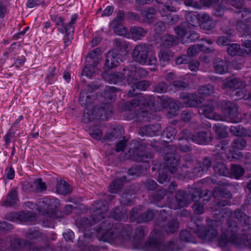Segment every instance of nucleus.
<instances>
[{"mask_svg":"<svg viewBox=\"0 0 251 251\" xmlns=\"http://www.w3.org/2000/svg\"><path fill=\"white\" fill-rule=\"evenodd\" d=\"M111 224L109 219L106 220L98 227L94 229V232H91V234L85 233V240L88 242L91 241L94 234L100 240L110 243H119L129 239L132 230L131 226L118 223L111 226Z\"/></svg>","mask_w":251,"mask_h":251,"instance_id":"1","label":"nucleus"},{"mask_svg":"<svg viewBox=\"0 0 251 251\" xmlns=\"http://www.w3.org/2000/svg\"><path fill=\"white\" fill-rule=\"evenodd\" d=\"M164 100L168 103L169 113L175 115L181 108V103L177 100H174L169 98H165Z\"/></svg>","mask_w":251,"mask_h":251,"instance_id":"40","label":"nucleus"},{"mask_svg":"<svg viewBox=\"0 0 251 251\" xmlns=\"http://www.w3.org/2000/svg\"><path fill=\"white\" fill-rule=\"evenodd\" d=\"M156 11L153 7L145 8L141 11L142 16L146 19V22L151 23L156 16Z\"/></svg>","mask_w":251,"mask_h":251,"instance_id":"37","label":"nucleus"},{"mask_svg":"<svg viewBox=\"0 0 251 251\" xmlns=\"http://www.w3.org/2000/svg\"><path fill=\"white\" fill-rule=\"evenodd\" d=\"M161 46L166 48H170L178 44V39L175 36L165 34L160 38Z\"/></svg>","mask_w":251,"mask_h":251,"instance_id":"28","label":"nucleus"},{"mask_svg":"<svg viewBox=\"0 0 251 251\" xmlns=\"http://www.w3.org/2000/svg\"><path fill=\"white\" fill-rule=\"evenodd\" d=\"M245 128L241 125L231 126L230 128V132L236 136H243Z\"/></svg>","mask_w":251,"mask_h":251,"instance_id":"63","label":"nucleus"},{"mask_svg":"<svg viewBox=\"0 0 251 251\" xmlns=\"http://www.w3.org/2000/svg\"><path fill=\"white\" fill-rule=\"evenodd\" d=\"M43 235V233H41L39 230L33 229L27 231L25 237L29 240H33L42 237Z\"/></svg>","mask_w":251,"mask_h":251,"instance_id":"61","label":"nucleus"},{"mask_svg":"<svg viewBox=\"0 0 251 251\" xmlns=\"http://www.w3.org/2000/svg\"><path fill=\"white\" fill-rule=\"evenodd\" d=\"M227 52L231 56H243L244 55L245 49L243 50L240 48L239 45L237 44H231L227 48Z\"/></svg>","mask_w":251,"mask_h":251,"instance_id":"38","label":"nucleus"},{"mask_svg":"<svg viewBox=\"0 0 251 251\" xmlns=\"http://www.w3.org/2000/svg\"><path fill=\"white\" fill-rule=\"evenodd\" d=\"M237 223L233 221H228L222 228V234L218 239L219 246L225 247L230 243L235 246H245L251 249V236L240 235Z\"/></svg>","mask_w":251,"mask_h":251,"instance_id":"3","label":"nucleus"},{"mask_svg":"<svg viewBox=\"0 0 251 251\" xmlns=\"http://www.w3.org/2000/svg\"><path fill=\"white\" fill-rule=\"evenodd\" d=\"M185 18L187 21L186 23L188 24L189 27L195 26V25L197 23L198 18L193 12H186Z\"/></svg>","mask_w":251,"mask_h":251,"instance_id":"58","label":"nucleus"},{"mask_svg":"<svg viewBox=\"0 0 251 251\" xmlns=\"http://www.w3.org/2000/svg\"><path fill=\"white\" fill-rule=\"evenodd\" d=\"M182 136L178 138L179 143L178 145V149L182 152H188L191 150V147L188 143L189 138L185 137V135L182 134Z\"/></svg>","mask_w":251,"mask_h":251,"instance_id":"42","label":"nucleus"},{"mask_svg":"<svg viewBox=\"0 0 251 251\" xmlns=\"http://www.w3.org/2000/svg\"><path fill=\"white\" fill-rule=\"evenodd\" d=\"M148 232L147 227L145 226H138L135 231V238L141 240Z\"/></svg>","mask_w":251,"mask_h":251,"instance_id":"62","label":"nucleus"},{"mask_svg":"<svg viewBox=\"0 0 251 251\" xmlns=\"http://www.w3.org/2000/svg\"><path fill=\"white\" fill-rule=\"evenodd\" d=\"M58 30L63 34H65L64 38V43L65 47L68 46L71 44L73 39L74 29L71 27H58Z\"/></svg>","mask_w":251,"mask_h":251,"instance_id":"32","label":"nucleus"},{"mask_svg":"<svg viewBox=\"0 0 251 251\" xmlns=\"http://www.w3.org/2000/svg\"><path fill=\"white\" fill-rule=\"evenodd\" d=\"M221 196L223 197L230 199L232 197L231 193L227 190H221L219 187H215L213 190L212 196L216 198Z\"/></svg>","mask_w":251,"mask_h":251,"instance_id":"52","label":"nucleus"},{"mask_svg":"<svg viewBox=\"0 0 251 251\" xmlns=\"http://www.w3.org/2000/svg\"><path fill=\"white\" fill-rule=\"evenodd\" d=\"M227 2L226 0H222L221 2L215 6L213 11V14L217 17H221L224 15L225 10L226 9Z\"/></svg>","mask_w":251,"mask_h":251,"instance_id":"49","label":"nucleus"},{"mask_svg":"<svg viewBox=\"0 0 251 251\" xmlns=\"http://www.w3.org/2000/svg\"><path fill=\"white\" fill-rule=\"evenodd\" d=\"M113 46L114 49L112 50H114L115 52H119V54L121 52L126 54L130 49L129 43L122 38L115 39L113 41Z\"/></svg>","mask_w":251,"mask_h":251,"instance_id":"17","label":"nucleus"},{"mask_svg":"<svg viewBox=\"0 0 251 251\" xmlns=\"http://www.w3.org/2000/svg\"><path fill=\"white\" fill-rule=\"evenodd\" d=\"M165 151L164 160L166 169L176 177L186 175L189 173V168L193 165V157L189 154L183 157L185 164L177 166L180 159L179 155L176 152V149L173 146L166 147Z\"/></svg>","mask_w":251,"mask_h":251,"instance_id":"2","label":"nucleus"},{"mask_svg":"<svg viewBox=\"0 0 251 251\" xmlns=\"http://www.w3.org/2000/svg\"><path fill=\"white\" fill-rule=\"evenodd\" d=\"M58 74V71L55 67L50 68L49 71V74L47 75L45 80L48 83L51 82L56 79Z\"/></svg>","mask_w":251,"mask_h":251,"instance_id":"60","label":"nucleus"},{"mask_svg":"<svg viewBox=\"0 0 251 251\" xmlns=\"http://www.w3.org/2000/svg\"><path fill=\"white\" fill-rule=\"evenodd\" d=\"M234 217L242 224H248L250 217L244 213L240 209H237L234 211Z\"/></svg>","mask_w":251,"mask_h":251,"instance_id":"51","label":"nucleus"},{"mask_svg":"<svg viewBox=\"0 0 251 251\" xmlns=\"http://www.w3.org/2000/svg\"><path fill=\"white\" fill-rule=\"evenodd\" d=\"M212 163L211 159L206 157L203 159L202 165L200 167H195L193 169L192 173L195 174L198 177H200L202 175L206 173L208 169L211 168Z\"/></svg>","mask_w":251,"mask_h":251,"instance_id":"20","label":"nucleus"},{"mask_svg":"<svg viewBox=\"0 0 251 251\" xmlns=\"http://www.w3.org/2000/svg\"><path fill=\"white\" fill-rule=\"evenodd\" d=\"M118 90L117 88L113 86L105 87L103 92L105 99L110 100H115L116 97L115 93Z\"/></svg>","mask_w":251,"mask_h":251,"instance_id":"46","label":"nucleus"},{"mask_svg":"<svg viewBox=\"0 0 251 251\" xmlns=\"http://www.w3.org/2000/svg\"><path fill=\"white\" fill-rule=\"evenodd\" d=\"M113 218L117 220L124 221L127 218L126 210L122 206L116 207L113 211Z\"/></svg>","mask_w":251,"mask_h":251,"instance_id":"43","label":"nucleus"},{"mask_svg":"<svg viewBox=\"0 0 251 251\" xmlns=\"http://www.w3.org/2000/svg\"><path fill=\"white\" fill-rule=\"evenodd\" d=\"M190 27L187 23H183L175 28V32L180 38H183L186 35L187 28Z\"/></svg>","mask_w":251,"mask_h":251,"instance_id":"57","label":"nucleus"},{"mask_svg":"<svg viewBox=\"0 0 251 251\" xmlns=\"http://www.w3.org/2000/svg\"><path fill=\"white\" fill-rule=\"evenodd\" d=\"M231 174L236 178L241 177L245 172L244 169L238 165H233L230 168Z\"/></svg>","mask_w":251,"mask_h":251,"instance_id":"55","label":"nucleus"},{"mask_svg":"<svg viewBox=\"0 0 251 251\" xmlns=\"http://www.w3.org/2000/svg\"><path fill=\"white\" fill-rule=\"evenodd\" d=\"M124 79L123 73L116 72L108 75L106 80L110 83L116 84L122 82Z\"/></svg>","mask_w":251,"mask_h":251,"instance_id":"44","label":"nucleus"},{"mask_svg":"<svg viewBox=\"0 0 251 251\" xmlns=\"http://www.w3.org/2000/svg\"><path fill=\"white\" fill-rule=\"evenodd\" d=\"M142 148L139 145L129 148L128 152L132 160L136 162H146L147 159L152 158L151 152L143 151Z\"/></svg>","mask_w":251,"mask_h":251,"instance_id":"13","label":"nucleus"},{"mask_svg":"<svg viewBox=\"0 0 251 251\" xmlns=\"http://www.w3.org/2000/svg\"><path fill=\"white\" fill-rule=\"evenodd\" d=\"M174 56V52L171 50H160L158 54L159 62L162 67L169 63Z\"/></svg>","mask_w":251,"mask_h":251,"instance_id":"30","label":"nucleus"},{"mask_svg":"<svg viewBox=\"0 0 251 251\" xmlns=\"http://www.w3.org/2000/svg\"><path fill=\"white\" fill-rule=\"evenodd\" d=\"M214 106L212 104H203L198 107V113L200 115H203L205 117L210 119H214L215 120H222L221 116L215 114L213 112Z\"/></svg>","mask_w":251,"mask_h":251,"instance_id":"15","label":"nucleus"},{"mask_svg":"<svg viewBox=\"0 0 251 251\" xmlns=\"http://www.w3.org/2000/svg\"><path fill=\"white\" fill-rule=\"evenodd\" d=\"M220 224V221L214 220L207 226H198L195 231L202 240L211 242L217 237L218 233L217 227Z\"/></svg>","mask_w":251,"mask_h":251,"instance_id":"8","label":"nucleus"},{"mask_svg":"<svg viewBox=\"0 0 251 251\" xmlns=\"http://www.w3.org/2000/svg\"><path fill=\"white\" fill-rule=\"evenodd\" d=\"M160 126L157 124L151 125L141 127L139 131V134L141 136H153L157 134Z\"/></svg>","mask_w":251,"mask_h":251,"instance_id":"29","label":"nucleus"},{"mask_svg":"<svg viewBox=\"0 0 251 251\" xmlns=\"http://www.w3.org/2000/svg\"><path fill=\"white\" fill-rule=\"evenodd\" d=\"M179 237L181 241L188 242L196 243V239L195 237L192 236L191 234L187 230H184L180 231L179 234Z\"/></svg>","mask_w":251,"mask_h":251,"instance_id":"54","label":"nucleus"},{"mask_svg":"<svg viewBox=\"0 0 251 251\" xmlns=\"http://www.w3.org/2000/svg\"><path fill=\"white\" fill-rule=\"evenodd\" d=\"M108 210V206L105 201H97L92 207V213L90 218H84L83 219L82 226L86 228L105 218L109 215Z\"/></svg>","mask_w":251,"mask_h":251,"instance_id":"6","label":"nucleus"},{"mask_svg":"<svg viewBox=\"0 0 251 251\" xmlns=\"http://www.w3.org/2000/svg\"><path fill=\"white\" fill-rule=\"evenodd\" d=\"M147 32V29L140 26H134L130 28L129 34H130V37L132 40L137 41L141 40L144 37Z\"/></svg>","mask_w":251,"mask_h":251,"instance_id":"24","label":"nucleus"},{"mask_svg":"<svg viewBox=\"0 0 251 251\" xmlns=\"http://www.w3.org/2000/svg\"><path fill=\"white\" fill-rule=\"evenodd\" d=\"M124 132V129L122 126H118L111 128L105 135L103 140L107 141H111L119 136H122Z\"/></svg>","mask_w":251,"mask_h":251,"instance_id":"22","label":"nucleus"},{"mask_svg":"<svg viewBox=\"0 0 251 251\" xmlns=\"http://www.w3.org/2000/svg\"><path fill=\"white\" fill-rule=\"evenodd\" d=\"M143 98H138L132 100L124 103L121 108V111H132L136 107L139 106L141 102L142 101Z\"/></svg>","mask_w":251,"mask_h":251,"instance_id":"34","label":"nucleus"},{"mask_svg":"<svg viewBox=\"0 0 251 251\" xmlns=\"http://www.w3.org/2000/svg\"><path fill=\"white\" fill-rule=\"evenodd\" d=\"M113 110L112 106L108 103L103 104L101 106H95L90 112H84L82 121L88 123L97 120H107L111 117Z\"/></svg>","mask_w":251,"mask_h":251,"instance_id":"7","label":"nucleus"},{"mask_svg":"<svg viewBox=\"0 0 251 251\" xmlns=\"http://www.w3.org/2000/svg\"><path fill=\"white\" fill-rule=\"evenodd\" d=\"M181 133L193 142L199 145L208 144L213 138L212 134L209 131H201L192 134L188 130H183L181 131Z\"/></svg>","mask_w":251,"mask_h":251,"instance_id":"11","label":"nucleus"},{"mask_svg":"<svg viewBox=\"0 0 251 251\" xmlns=\"http://www.w3.org/2000/svg\"><path fill=\"white\" fill-rule=\"evenodd\" d=\"M189 193L190 194L192 197H193L192 201L195 202L198 201V198L200 199L204 197L209 196L211 194L210 192L207 191L203 195L201 188H193L191 191L189 192Z\"/></svg>","mask_w":251,"mask_h":251,"instance_id":"45","label":"nucleus"},{"mask_svg":"<svg viewBox=\"0 0 251 251\" xmlns=\"http://www.w3.org/2000/svg\"><path fill=\"white\" fill-rule=\"evenodd\" d=\"M158 225L162 227L163 229L168 233H173L176 231L179 227V223L175 219L169 221L167 225L165 226L162 223L158 224Z\"/></svg>","mask_w":251,"mask_h":251,"instance_id":"33","label":"nucleus"},{"mask_svg":"<svg viewBox=\"0 0 251 251\" xmlns=\"http://www.w3.org/2000/svg\"><path fill=\"white\" fill-rule=\"evenodd\" d=\"M179 98L183 100L184 104L189 107H195L198 105L197 96L195 94L182 93L180 94Z\"/></svg>","mask_w":251,"mask_h":251,"instance_id":"21","label":"nucleus"},{"mask_svg":"<svg viewBox=\"0 0 251 251\" xmlns=\"http://www.w3.org/2000/svg\"><path fill=\"white\" fill-rule=\"evenodd\" d=\"M150 47L146 44L136 45L132 50L131 56L133 60L142 65L152 66V70H156L157 60L154 55H149Z\"/></svg>","mask_w":251,"mask_h":251,"instance_id":"5","label":"nucleus"},{"mask_svg":"<svg viewBox=\"0 0 251 251\" xmlns=\"http://www.w3.org/2000/svg\"><path fill=\"white\" fill-rule=\"evenodd\" d=\"M230 201L227 200H223L221 199L219 201L217 202V208L211 207V209L213 210L212 214L214 215H219L220 214L223 215L224 213L227 216H230L231 214V211L230 209L227 208L223 209L222 211L220 209L221 207L225 206L226 205H230ZM222 217H223V215H222Z\"/></svg>","mask_w":251,"mask_h":251,"instance_id":"19","label":"nucleus"},{"mask_svg":"<svg viewBox=\"0 0 251 251\" xmlns=\"http://www.w3.org/2000/svg\"><path fill=\"white\" fill-rule=\"evenodd\" d=\"M198 91L200 95L208 96L214 93L215 89L213 85L208 84L200 86Z\"/></svg>","mask_w":251,"mask_h":251,"instance_id":"50","label":"nucleus"},{"mask_svg":"<svg viewBox=\"0 0 251 251\" xmlns=\"http://www.w3.org/2000/svg\"><path fill=\"white\" fill-rule=\"evenodd\" d=\"M88 90L85 89L81 91L79 98V101L80 104L85 105L91 102V96L88 94Z\"/></svg>","mask_w":251,"mask_h":251,"instance_id":"53","label":"nucleus"},{"mask_svg":"<svg viewBox=\"0 0 251 251\" xmlns=\"http://www.w3.org/2000/svg\"><path fill=\"white\" fill-rule=\"evenodd\" d=\"M222 106L225 116L228 118L231 122L238 123L240 122L238 107L235 103L227 100H223L222 102Z\"/></svg>","mask_w":251,"mask_h":251,"instance_id":"12","label":"nucleus"},{"mask_svg":"<svg viewBox=\"0 0 251 251\" xmlns=\"http://www.w3.org/2000/svg\"><path fill=\"white\" fill-rule=\"evenodd\" d=\"M178 249L175 241H170L166 245L163 242L162 232L156 229L151 233L144 247L147 251H175Z\"/></svg>","mask_w":251,"mask_h":251,"instance_id":"4","label":"nucleus"},{"mask_svg":"<svg viewBox=\"0 0 251 251\" xmlns=\"http://www.w3.org/2000/svg\"><path fill=\"white\" fill-rule=\"evenodd\" d=\"M176 133V130L172 126L166 127L163 131L162 135L169 139L173 138Z\"/></svg>","mask_w":251,"mask_h":251,"instance_id":"64","label":"nucleus"},{"mask_svg":"<svg viewBox=\"0 0 251 251\" xmlns=\"http://www.w3.org/2000/svg\"><path fill=\"white\" fill-rule=\"evenodd\" d=\"M247 146L246 141L240 138H238L233 140L231 145L232 151L236 150H242Z\"/></svg>","mask_w":251,"mask_h":251,"instance_id":"47","label":"nucleus"},{"mask_svg":"<svg viewBox=\"0 0 251 251\" xmlns=\"http://www.w3.org/2000/svg\"><path fill=\"white\" fill-rule=\"evenodd\" d=\"M215 173L221 176H228L229 172L226 165L221 162H217L213 165Z\"/></svg>","mask_w":251,"mask_h":251,"instance_id":"36","label":"nucleus"},{"mask_svg":"<svg viewBox=\"0 0 251 251\" xmlns=\"http://www.w3.org/2000/svg\"><path fill=\"white\" fill-rule=\"evenodd\" d=\"M114 33L116 34L127 37L129 35L128 29L120 23L111 24Z\"/></svg>","mask_w":251,"mask_h":251,"instance_id":"41","label":"nucleus"},{"mask_svg":"<svg viewBox=\"0 0 251 251\" xmlns=\"http://www.w3.org/2000/svg\"><path fill=\"white\" fill-rule=\"evenodd\" d=\"M96 65H86L82 71L81 75L88 77H92L95 73Z\"/></svg>","mask_w":251,"mask_h":251,"instance_id":"59","label":"nucleus"},{"mask_svg":"<svg viewBox=\"0 0 251 251\" xmlns=\"http://www.w3.org/2000/svg\"><path fill=\"white\" fill-rule=\"evenodd\" d=\"M56 201L48 198L40 199L37 201V211L44 216L53 218L56 215Z\"/></svg>","mask_w":251,"mask_h":251,"instance_id":"9","label":"nucleus"},{"mask_svg":"<svg viewBox=\"0 0 251 251\" xmlns=\"http://www.w3.org/2000/svg\"><path fill=\"white\" fill-rule=\"evenodd\" d=\"M120 60L119 54L111 50L107 53L105 66L108 69H112L119 64Z\"/></svg>","mask_w":251,"mask_h":251,"instance_id":"16","label":"nucleus"},{"mask_svg":"<svg viewBox=\"0 0 251 251\" xmlns=\"http://www.w3.org/2000/svg\"><path fill=\"white\" fill-rule=\"evenodd\" d=\"M18 201L17 191L12 189L8 193L6 199L1 202V206H11L17 203Z\"/></svg>","mask_w":251,"mask_h":251,"instance_id":"27","label":"nucleus"},{"mask_svg":"<svg viewBox=\"0 0 251 251\" xmlns=\"http://www.w3.org/2000/svg\"><path fill=\"white\" fill-rule=\"evenodd\" d=\"M126 181V176H122L121 178L113 180L109 187V191L111 193H117L123 187L124 182Z\"/></svg>","mask_w":251,"mask_h":251,"instance_id":"31","label":"nucleus"},{"mask_svg":"<svg viewBox=\"0 0 251 251\" xmlns=\"http://www.w3.org/2000/svg\"><path fill=\"white\" fill-rule=\"evenodd\" d=\"M124 78L129 85H132L136 82L135 66L133 65H129L123 69Z\"/></svg>","mask_w":251,"mask_h":251,"instance_id":"18","label":"nucleus"},{"mask_svg":"<svg viewBox=\"0 0 251 251\" xmlns=\"http://www.w3.org/2000/svg\"><path fill=\"white\" fill-rule=\"evenodd\" d=\"M245 86V82L240 79L236 77H232L226 79L223 84V88L224 89L230 88L235 90L236 88Z\"/></svg>","mask_w":251,"mask_h":251,"instance_id":"26","label":"nucleus"},{"mask_svg":"<svg viewBox=\"0 0 251 251\" xmlns=\"http://www.w3.org/2000/svg\"><path fill=\"white\" fill-rule=\"evenodd\" d=\"M230 3L236 9H241L242 12L247 13L250 12V9L245 6L243 0H230Z\"/></svg>","mask_w":251,"mask_h":251,"instance_id":"56","label":"nucleus"},{"mask_svg":"<svg viewBox=\"0 0 251 251\" xmlns=\"http://www.w3.org/2000/svg\"><path fill=\"white\" fill-rule=\"evenodd\" d=\"M242 46L245 48V51L249 54H251V31L242 34Z\"/></svg>","mask_w":251,"mask_h":251,"instance_id":"39","label":"nucleus"},{"mask_svg":"<svg viewBox=\"0 0 251 251\" xmlns=\"http://www.w3.org/2000/svg\"><path fill=\"white\" fill-rule=\"evenodd\" d=\"M213 68L215 72L219 74H224L228 71V65L226 61L216 58L213 61Z\"/></svg>","mask_w":251,"mask_h":251,"instance_id":"23","label":"nucleus"},{"mask_svg":"<svg viewBox=\"0 0 251 251\" xmlns=\"http://www.w3.org/2000/svg\"><path fill=\"white\" fill-rule=\"evenodd\" d=\"M72 190L71 185L64 180H60L57 184L56 191L58 194L66 195L70 193Z\"/></svg>","mask_w":251,"mask_h":251,"instance_id":"35","label":"nucleus"},{"mask_svg":"<svg viewBox=\"0 0 251 251\" xmlns=\"http://www.w3.org/2000/svg\"><path fill=\"white\" fill-rule=\"evenodd\" d=\"M155 215L153 210L149 209L146 212H142L141 206L133 207L129 213V220L131 222H135L138 224L147 223L152 221Z\"/></svg>","mask_w":251,"mask_h":251,"instance_id":"10","label":"nucleus"},{"mask_svg":"<svg viewBox=\"0 0 251 251\" xmlns=\"http://www.w3.org/2000/svg\"><path fill=\"white\" fill-rule=\"evenodd\" d=\"M17 218L21 221L23 222H33L36 220L35 215L31 212H25L24 211H20L17 213Z\"/></svg>","mask_w":251,"mask_h":251,"instance_id":"48","label":"nucleus"},{"mask_svg":"<svg viewBox=\"0 0 251 251\" xmlns=\"http://www.w3.org/2000/svg\"><path fill=\"white\" fill-rule=\"evenodd\" d=\"M193 197L189 192L178 190L176 195L177 205L174 207L175 209L186 207L191 202Z\"/></svg>","mask_w":251,"mask_h":251,"instance_id":"14","label":"nucleus"},{"mask_svg":"<svg viewBox=\"0 0 251 251\" xmlns=\"http://www.w3.org/2000/svg\"><path fill=\"white\" fill-rule=\"evenodd\" d=\"M199 19L200 22V26L205 30H210L215 26L210 16L207 13H203L199 15Z\"/></svg>","mask_w":251,"mask_h":251,"instance_id":"25","label":"nucleus"}]
</instances>
